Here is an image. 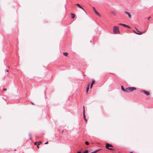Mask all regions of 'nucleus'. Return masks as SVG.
Segmentation results:
<instances>
[{
  "mask_svg": "<svg viewBox=\"0 0 153 153\" xmlns=\"http://www.w3.org/2000/svg\"><path fill=\"white\" fill-rule=\"evenodd\" d=\"M38 143V142H35L34 143V144L36 145H37V143Z\"/></svg>",
  "mask_w": 153,
  "mask_h": 153,
  "instance_id": "22",
  "label": "nucleus"
},
{
  "mask_svg": "<svg viewBox=\"0 0 153 153\" xmlns=\"http://www.w3.org/2000/svg\"><path fill=\"white\" fill-rule=\"evenodd\" d=\"M29 136H30V137H31V134H29ZM30 140H32V138H31V137H30Z\"/></svg>",
  "mask_w": 153,
  "mask_h": 153,
  "instance_id": "20",
  "label": "nucleus"
},
{
  "mask_svg": "<svg viewBox=\"0 0 153 153\" xmlns=\"http://www.w3.org/2000/svg\"><path fill=\"white\" fill-rule=\"evenodd\" d=\"M125 13L127 15H128L130 18H131V15L129 14V13L127 12H125Z\"/></svg>",
  "mask_w": 153,
  "mask_h": 153,
  "instance_id": "7",
  "label": "nucleus"
},
{
  "mask_svg": "<svg viewBox=\"0 0 153 153\" xmlns=\"http://www.w3.org/2000/svg\"><path fill=\"white\" fill-rule=\"evenodd\" d=\"M142 92H143L145 94H146L147 95H149L150 94V93L149 92L146 91L144 90L142 91Z\"/></svg>",
  "mask_w": 153,
  "mask_h": 153,
  "instance_id": "4",
  "label": "nucleus"
},
{
  "mask_svg": "<svg viewBox=\"0 0 153 153\" xmlns=\"http://www.w3.org/2000/svg\"><path fill=\"white\" fill-rule=\"evenodd\" d=\"M64 55L65 56H66L68 55V53L67 52H64L63 53Z\"/></svg>",
  "mask_w": 153,
  "mask_h": 153,
  "instance_id": "13",
  "label": "nucleus"
},
{
  "mask_svg": "<svg viewBox=\"0 0 153 153\" xmlns=\"http://www.w3.org/2000/svg\"><path fill=\"white\" fill-rule=\"evenodd\" d=\"M130 153H134L133 152H131Z\"/></svg>",
  "mask_w": 153,
  "mask_h": 153,
  "instance_id": "30",
  "label": "nucleus"
},
{
  "mask_svg": "<svg viewBox=\"0 0 153 153\" xmlns=\"http://www.w3.org/2000/svg\"><path fill=\"white\" fill-rule=\"evenodd\" d=\"M119 25H122V23H119Z\"/></svg>",
  "mask_w": 153,
  "mask_h": 153,
  "instance_id": "25",
  "label": "nucleus"
},
{
  "mask_svg": "<svg viewBox=\"0 0 153 153\" xmlns=\"http://www.w3.org/2000/svg\"><path fill=\"white\" fill-rule=\"evenodd\" d=\"M122 25L124 27H127L128 28H131V27L129 26H128V25H126L125 24H122Z\"/></svg>",
  "mask_w": 153,
  "mask_h": 153,
  "instance_id": "9",
  "label": "nucleus"
},
{
  "mask_svg": "<svg viewBox=\"0 0 153 153\" xmlns=\"http://www.w3.org/2000/svg\"><path fill=\"white\" fill-rule=\"evenodd\" d=\"M48 141H47V142H46L45 143V144H48Z\"/></svg>",
  "mask_w": 153,
  "mask_h": 153,
  "instance_id": "23",
  "label": "nucleus"
},
{
  "mask_svg": "<svg viewBox=\"0 0 153 153\" xmlns=\"http://www.w3.org/2000/svg\"><path fill=\"white\" fill-rule=\"evenodd\" d=\"M89 85H88L87 87V89H86V92L87 93L88 92V90H89Z\"/></svg>",
  "mask_w": 153,
  "mask_h": 153,
  "instance_id": "12",
  "label": "nucleus"
},
{
  "mask_svg": "<svg viewBox=\"0 0 153 153\" xmlns=\"http://www.w3.org/2000/svg\"><path fill=\"white\" fill-rule=\"evenodd\" d=\"M71 15H72V18L73 19H74L75 18V15L73 14V13H71Z\"/></svg>",
  "mask_w": 153,
  "mask_h": 153,
  "instance_id": "14",
  "label": "nucleus"
},
{
  "mask_svg": "<svg viewBox=\"0 0 153 153\" xmlns=\"http://www.w3.org/2000/svg\"><path fill=\"white\" fill-rule=\"evenodd\" d=\"M38 143H39H39H42V142H41V141H40V142H38Z\"/></svg>",
  "mask_w": 153,
  "mask_h": 153,
  "instance_id": "26",
  "label": "nucleus"
},
{
  "mask_svg": "<svg viewBox=\"0 0 153 153\" xmlns=\"http://www.w3.org/2000/svg\"><path fill=\"white\" fill-rule=\"evenodd\" d=\"M77 153H81L79 151H78L77 152Z\"/></svg>",
  "mask_w": 153,
  "mask_h": 153,
  "instance_id": "28",
  "label": "nucleus"
},
{
  "mask_svg": "<svg viewBox=\"0 0 153 153\" xmlns=\"http://www.w3.org/2000/svg\"><path fill=\"white\" fill-rule=\"evenodd\" d=\"M39 145V144H38V145L37 146V148H39V146L38 145Z\"/></svg>",
  "mask_w": 153,
  "mask_h": 153,
  "instance_id": "27",
  "label": "nucleus"
},
{
  "mask_svg": "<svg viewBox=\"0 0 153 153\" xmlns=\"http://www.w3.org/2000/svg\"><path fill=\"white\" fill-rule=\"evenodd\" d=\"M133 31L136 34H137V33L136 31H134V30H133Z\"/></svg>",
  "mask_w": 153,
  "mask_h": 153,
  "instance_id": "21",
  "label": "nucleus"
},
{
  "mask_svg": "<svg viewBox=\"0 0 153 153\" xmlns=\"http://www.w3.org/2000/svg\"><path fill=\"white\" fill-rule=\"evenodd\" d=\"M85 143L86 145H88L89 144V143L87 141H86Z\"/></svg>",
  "mask_w": 153,
  "mask_h": 153,
  "instance_id": "18",
  "label": "nucleus"
},
{
  "mask_svg": "<svg viewBox=\"0 0 153 153\" xmlns=\"http://www.w3.org/2000/svg\"><path fill=\"white\" fill-rule=\"evenodd\" d=\"M92 8L93 9V10L94 11V12H95L96 11H97L95 9L94 7H93Z\"/></svg>",
  "mask_w": 153,
  "mask_h": 153,
  "instance_id": "16",
  "label": "nucleus"
},
{
  "mask_svg": "<svg viewBox=\"0 0 153 153\" xmlns=\"http://www.w3.org/2000/svg\"><path fill=\"white\" fill-rule=\"evenodd\" d=\"M121 89L122 91H127L125 90L124 88H123V87L122 86H121Z\"/></svg>",
  "mask_w": 153,
  "mask_h": 153,
  "instance_id": "11",
  "label": "nucleus"
},
{
  "mask_svg": "<svg viewBox=\"0 0 153 153\" xmlns=\"http://www.w3.org/2000/svg\"><path fill=\"white\" fill-rule=\"evenodd\" d=\"M83 115H84V114H85V109H84V106H83Z\"/></svg>",
  "mask_w": 153,
  "mask_h": 153,
  "instance_id": "17",
  "label": "nucleus"
},
{
  "mask_svg": "<svg viewBox=\"0 0 153 153\" xmlns=\"http://www.w3.org/2000/svg\"><path fill=\"white\" fill-rule=\"evenodd\" d=\"M83 117H84V118L85 120V122H86L87 121V120L85 118V114H84V115L83 116Z\"/></svg>",
  "mask_w": 153,
  "mask_h": 153,
  "instance_id": "15",
  "label": "nucleus"
},
{
  "mask_svg": "<svg viewBox=\"0 0 153 153\" xmlns=\"http://www.w3.org/2000/svg\"><path fill=\"white\" fill-rule=\"evenodd\" d=\"M136 30H137L138 32H139V33H137V34H138V35H141L143 33H144L145 32V31H143V32H140V31H139L137 29V28H135Z\"/></svg>",
  "mask_w": 153,
  "mask_h": 153,
  "instance_id": "5",
  "label": "nucleus"
},
{
  "mask_svg": "<svg viewBox=\"0 0 153 153\" xmlns=\"http://www.w3.org/2000/svg\"><path fill=\"white\" fill-rule=\"evenodd\" d=\"M94 13H95L96 14L97 16H99V17H100V14L97 11L95 12Z\"/></svg>",
  "mask_w": 153,
  "mask_h": 153,
  "instance_id": "10",
  "label": "nucleus"
},
{
  "mask_svg": "<svg viewBox=\"0 0 153 153\" xmlns=\"http://www.w3.org/2000/svg\"><path fill=\"white\" fill-rule=\"evenodd\" d=\"M150 18H151V17H150H150H149L148 18V20H149V19H150Z\"/></svg>",
  "mask_w": 153,
  "mask_h": 153,
  "instance_id": "24",
  "label": "nucleus"
},
{
  "mask_svg": "<svg viewBox=\"0 0 153 153\" xmlns=\"http://www.w3.org/2000/svg\"><path fill=\"white\" fill-rule=\"evenodd\" d=\"M6 90V89H4V91H5V90Z\"/></svg>",
  "mask_w": 153,
  "mask_h": 153,
  "instance_id": "29",
  "label": "nucleus"
},
{
  "mask_svg": "<svg viewBox=\"0 0 153 153\" xmlns=\"http://www.w3.org/2000/svg\"><path fill=\"white\" fill-rule=\"evenodd\" d=\"M88 151L87 150H86L83 153H88Z\"/></svg>",
  "mask_w": 153,
  "mask_h": 153,
  "instance_id": "19",
  "label": "nucleus"
},
{
  "mask_svg": "<svg viewBox=\"0 0 153 153\" xmlns=\"http://www.w3.org/2000/svg\"><path fill=\"white\" fill-rule=\"evenodd\" d=\"M112 146L111 145H110L108 143H106V148L109 150H112V149L111 148H109V147H112Z\"/></svg>",
  "mask_w": 153,
  "mask_h": 153,
  "instance_id": "3",
  "label": "nucleus"
},
{
  "mask_svg": "<svg viewBox=\"0 0 153 153\" xmlns=\"http://www.w3.org/2000/svg\"><path fill=\"white\" fill-rule=\"evenodd\" d=\"M7 71L8 72V70H7Z\"/></svg>",
  "mask_w": 153,
  "mask_h": 153,
  "instance_id": "31",
  "label": "nucleus"
},
{
  "mask_svg": "<svg viewBox=\"0 0 153 153\" xmlns=\"http://www.w3.org/2000/svg\"><path fill=\"white\" fill-rule=\"evenodd\" d=\"M113 32L114 34H116L119 32V27L117 26H114L113 27Z\"/></svg>",
  "mask_w": 153,
  "mask_h": 153,
  "instance_id": "1",
  "label": "nucleus"
},
{
  "mask_svg": "<svg viewBox=\"0 0 153 153\" xmlns=\"http://www.w3.org/2000/svg\"><path fill=\"white\" fill-rule=\"evenodd\" d=\"M94 82H95V81L94 80L92 81L91 83V86H90L91 88H92L93 85L94 84Z\"/></svg>",
  "mask_w": 153,
  "mask_h": 153,
  "instance_id": "6",
  "label": "nucleus"
},
{
  "mask_svg": "<svg viewBox=\"0 0 153 153\" xmlns=\"http://www.w3.org/2000/svg\"><path fill=\"white\" fill-rule=\"evenodd\" d=\"M76 5L79 7L81 8L83 10L85 11V10L82 7H81L79 4H76Z\"/></svg>",
  "mask_w": 153,
  "mask_h": 153,
  "instance_id": "8",
  "label": "nucleus"
},
{
  "mask_svg": "<svg viewBox=\"0 0 153 153\" xmlns=\"http://www.w3.org/2000/svg\"><path fill=\"white\" fill-rule=\"evenodd\" d=\"M126 89H128L131 92L134 90H135L136 89V88L135 87H128V88H126Z\"/></svg>",
  "mask_w": 153,
  "mask_h": 153,
  "instance_id": "2",
  "label": "nucleus"
}]
</instances>
